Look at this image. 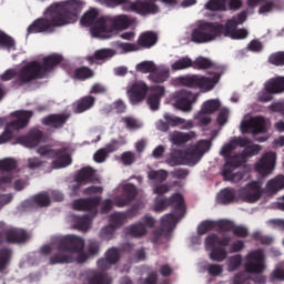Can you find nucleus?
Wrapping results in <instances>:
<instances>
[{
    "mask_svg": "<svg viewBox=\"0 0 284 284\" xmlns=\"http://www.w3.org/2000/svg\"><path fill=\"white\" fill-rule=\"evenodd\" d=\"M125 232L129 236H132V239H143V236L148 234V229H145L143 222H138L128 226Z\"/></svg>",
    "mask_w": 284,
    "mask_h": 284,
    "instance_id": "35",
    "label": "nucleus"
},
{
    "mask_svg": "<svg viewBox=\"0 0 284 284\" xmlns=\"http://www.w3.org/2000/svg\"><path fill=\"white\" fill-rule=\"evenodd\" d=\"M136 214V209H130L125 213H113L110 215V224L114 226L115 230H118V227H122V225H125V221H128V219H134Z\"/></svg>",
    "mask_w": 284,
    "mask_h": 284,
    "instance_id": "31",
    "label": "nucleus"
},
{
    "mask_svg": "<svg viewBox=\"0 0 284 284\" xmlns=\"http://www.w3.org/2000/svg\"><path fill=\"white\" fill-rule=\"evenodd\" d=\"M214 227H216V222L212 220H205L201 222L200 225L197 226V234L200 236H203L204 234H207V232H212Z\"/></svg>",
    "mask_w": 284,
    "mask_h": 284,
    "instance_id": "50",
    "label": "nucleus"
},
{
    "mask_svg": "<svg viewBox=\"0 0 284 284\" xmlns=\"http://www.w3.org/2000/svg\"><path fill=\"white\" fill-rule=\"evenodd\" d=\"M38 154L44 156V159H55L52 162V168L59 170L61 168H68L72 163V158L68 154L65 149H52L48 145L40 146L38 149Z\"/></svg>",
    "mask_w": 284,
    "mask_h": 284,
    "instance_id": "13",
    "label": "nucleus"
},
{
    "mask_svg": "<svg viewBox=\"0 0 284 284\" xmlns=\"http://www.w3.org/2000/svg\"><path fill=\"white\" fill-rule=\"evenodd\" d=\"M204 270L210 276H221L223 274V265L220 264H207Z\"/></svg>",
    "mask_w": 284,
    "mask_h": 284,
    "instance_id": "59",
    "label": "nucleus"
},
{
    "mask_svg": "<svg viewBox=\"0 0 284 284\" xmlns=\"http://www.w3.org/2000/svg\"><path fill=\"white\" fill-rule=\"evenodd\" d=\"M33 203L39 207H48L50 205V195L47 192L39 193L33 196Z\"/></svg>",
    "mask_w": 284,
    "mask_h": 284,
    "instance_id": "52",
    "label": "nucleus"
},
{
    "mask_svg": "<svg viewBox=\"0 0 284 284\" xmlns=\"http://www.w3.org/2000/svg\"><path fill=\"white\" fill-rule=\"evenodd\" d=\"M243 132H247L251 134H265L267 132V124L265 122V118L255 116L251 120H246L242 122Z\"/></svg>",
    "mask_w": 284,
    "mask_h": 284,
    "instance_id": "24",
    "label": "nucleus"
},
{
    "mask_svg": "<svg viewBox=\"0 0 284 284\" xmlns=\"http://www.w3.org/2000/svg\"><path fill=\"white\" fill-rule=\"evenodd\" d=\"M261 196V184L257 181H253L237 191V199L243 203H256Z\"/></svg>",
    "mask_w": 284,
    "mask_h": 284,
    "instance_id": "19",
    "label": "nucleus"
},
{
    "mask_svg": "<svg viewBox=\"0 0 284 284\" xmlns=\"http://www.w3.org/2000/svg\"><path fill=\"white\" fill-rule=\"evenodd\" d=\"M250 172V169L242 164V162H235L232 164V161H229L227 164H224L222 168V176L224 181H231V183H239L245 179V174Z\"/></svg>",
    "mask_w": 284,
    "mask_h": 284,
    "instance_id": "14",
    "label": "nucleus"
},
{
    "mask_svg": "<svg viewBox=\"0 0 284 284\" xmlns=\"http://www.w3.org/2000/svg\"><path fill=\"white\" fill-rule=\"evenodd\" d=\"M281 3H284V0H247L246 4L254 10V8H258V14H270V12H273L281 6Z\"/></svg>",
    "mask_w": 284,
    "mask_h": 284,
    "instance_id": "25",
    "label": "nucleus"
},
{
    "mask_svg": "<svg viewBox=\"0 0 284 284\" xmlns=\"http://www.w3.org/2000/svg\"><path fill=\"white\" fill-rule=\"evenodd\" d=\"M100 204L101 196L75 200L72 204L73 210H77L78 212H92V214L75 216L73 227L80 232H88L92 219L97 216V207H99Z\"/></svg>",
    "mask_w": 284,
    "mask_h": 284,
    "instance_id": "5",
    "label": "nucleus"
},
{
    "mask_svg": "<svg viewBox=\"0 0 284 284\" xmlns=\"http://www.w3.org/2000/svg\"><path fill=\"white\" fill-rule=\"evenodd\" d=\"M150 95L148 97L146 103L151 110H159V105H161V99L165 97V87L161 85H152L149 89Z\"/></svg>",
    "mask_w": 284,
    "mask_h": 284,
    "instance_id": "29",
    "label": "nucleus"
},
{
    "mask_svg": "<svg viewBox=\"0 0 284 284\" xmlns=\"http://www.w3.org/2000/svg\"><path fill=\"white\" fill-rule=\"evenodd\" d=\"M83 28H91L92 37L95 39H110L112 30L108 28V18H99V11L91 9L87 11L80 19Z\"/></svg>",
    "mask_w": 284,
    "mask_h": 284,
    "instance_id": "7",
    "label": "nucleus"
},
{
    "mask_svg": "<svg viewBox=\"0 0 284 284\" xmlns=\"http://www.w3.org/2000/svg\"><path fill=\"white\" fill-rule=\"evenodd\" d=\"M194 139V133H183V132H174L171 135V143L173 145H185V143H189V141H192Z\"/></svg>",
    "mask_w": 284,
    "mask_h": 284,
    "instance_id": "43",
    "label": "nucleus"
},
{
    "mask_svg": "<svg viewBox=\"0 0 284 284\" xmlns=\"http://www.w3.org/2000/svg\"><path fill=\"white\" fill-rule=\"evenodd\" d=\"M236 150V146L234 145V142L231 141L230 143L225 144L220 154L221 156L224 158V165H227V162L231 161V165H233L234 163H240L241 162V158H240V154H235V155H232V152Z\"/></svg>",
    "mask_w": 284,
    "mask_h": 284,
    "instance_id": "33",
    "label": "nucleus"
},
{
    "mask_svg": "<svg viewBox=\"0 0 284 284\" xmlns=\"http://www.w3.org/2000/svg\"><path fill=\"white\" fill-rule=\"evenodd\" d=\"M75 181L82 184L92 183L94 181V169H92L91 166L82 168L78 172Z\"/></svg>",
    "mask_w": 284,
    "mask_h": 284,
    "instance_id": "38",
    "label": "nucleus"
},
{
    "mask_svg": "<svg viewBox=\"0 0 284 284\" xmlns=\"http://www.w3.org/2000/svg\"><path fill=\"white\" fill-rule=\"evenodd\" d=\"M83 10V1L65 0L54 2L45 10L44 18L36 19L27 29V34H41V32H54V28H62L70 23H77Z\"/></svg>",
    "mask_w": 284,
    "mask_h": 284,
    "instance_id": "1",
    "label": "nucleus"
},
{
    "mask_svg": "<svg viewBox=\"0 0 284 284\" xmlns=\"http://www.w3.org/2000/svg\"><path fill=\"white\" fill-rule=\"evenodd\" d=\"M206 10H211V12H216L219 10H225V1L223 0H210L205 4Z\"/></svg>",
    "mask_w": 284,
    "mask_h": 284,
    "instance_id": "58",
    "label": "nucleus"
},
{
    "mask_svg": "<svg viewBox=\"0 0 284 284\" xmlns=\"http://www.w3.org/2000/svg\"><path fill=\"white\" fill-rule=\"evenodd\" d=\"M0 170L2 172H12V170H17V162L13 159L0 160Z\"/></svg>",
    "mask_w": 284,
    "mask_h": 284,
    "instance_id": "60",
    "label": "nucleus"
},
{
    "mask_svg": "<svg viewBox=\"0 0 284 284\" xmlns=\"http://www.w3.org/2000/svg\"><path fill=\"white\" fill-rule=\"evenodd\" d=\"M266 92L281 94L284 92V77L272 78L264 84Z\"/></svg>",
    "mask_w": 284,
    "mask_h": 284,
    "instance_id": "34",
    "label": "nucleus"
},
{
    "mask_svg": "<svg viewBox=\"0 0 284 284\" xmlns=\"http://www.w3.org/2000/svg\"><path fill=\"white\" fill-rule=\"evenodd\" d=\"M236 201V191L234 189H223L217 194V203L221 205H230V203H234Z\"/></svg>",
    "mask_w": 284,
    "mask_h": 284,
    "instance_id": "36",
    "label": "nucleus"
},
{
    "mask_svg": "<svg viewBox=\"0 0 284 284\" xmlns=\"http://www.w3.org/2000/svg\"><path fill=\"white\" fill-rule=\"evenodd\" d=\"M258 152H261V145L248 144L240 154V159H241L240 163L245 165L247 163V159H250L251 156H256V154H258Z\"/></svg>",
    "mask_w": 284,
    "mask_h": 284,
    "instance_id": "41",
    "label": "nucleus"
},
{
    "mask_svg": "<svg viewBox=\"0 0 284 284\" xmlns=\"http://www.w3.org/2000/svg\"><path fill=\"white\" fill-rule=\"evenodd\" d=\"M150 181H159V183H163V181H168V171L165 170H158L151 171L148 174Z\"/></svg>",
    "mask_w": 284,
    "mask_h": 284,
    "instance_id": "53",
    "label": "nucleus"
},
{
    "mask_svg": "<svg viewBox=\"0 0 284 284\" xmlns=\"http://www.w3.org/2000/svg\"><path fill=\"white\" fill-rule=\"evenodd\" d=\"M274 165H276V153H264L262 159L255 164V172L262 176H267V174H272Z\"/></svg>",
    "mask_w": 284,
    "mask_h": 284,
    "instance_id": "23",
    "label": "nucleus"
},
{
    "mask_svg": "<svg viewBox=\"0 0 284 284\" xmlns=\"http://www.w3.org/2000/svg\"><path fill=\"white\" fill-rule=\"evenodd\" d=\"M105 258L111 263V265H116L119 260L121 258V254L119 253V248L111 247L105 253Z\"/></svg>",
    "mask_w": 284,
    "mask_h": 284,
    "instance_id": "54",
    "label": "nucleus"
},
{
    "mask_svg": "<svg viewBox=\"0 0 284 284\" xmlns=\"http://www.w3.org/2000/svg\"><path fill=\"white\" fill-rule=\"evenodd\" d=\"M176 225V216L172 213H169L164 215L161 219V227L156 229L152 232V243H159L161 241V236H163L166 232V234H170L172 230H174Z\"/></svg>",
    "mask_w": 284,
    "mask_h": 284,
    "instance_id": "20",
    "label": "nucleus"
},
{
    "mask_svg": "<svg viewBox=\"0 0 284 284\" xmlns=\"http://www.w3.org/2000/svg\"><path fill=\"white\" fill-rule=\"evenodd\" d=\"M94 103H97V98L92 95L82 97L73 104V111L75 114H83V112L94 108Z\"/></svg>",
    "mask_w": 284,
    "mask_h": 284,
    "instance_id": "32",
    "label": "nucleus"
},
{
    "mask_svg": "<svg viewBox=\"0 0 284 284\" xmlns=\"http://www.w3.org/2000/svg\"><path fill=\"white\" fill-rule=\"evenodd\" d=\"M114 232H116V227H114L112 224L104 226L101 232L100 236L101 239H104L105 241H110L112 236H114Z\"/></svg>",
    "mask_w": 284,
    "mask_h": 284,
    "instance_id": "64",
    "label": "nucleus"
},
{
    "mask_svg": "<svg viewBox=\"0 0 284 284\" xmlns=\"http://www.w3.org/2000/svg\"><path fill=\"white\" fill-rule=\"evenodd\" d=\"M168 207H172L173 212L180 219L185 216V199L181 193H174L170 197L156 196L154 210L155 212H165Z\"/></svg>",
    "mask_w": 284,
    "mask_h": 284,
    "instance_id": "12",
    "label": "nucleus"
},
{
    "mask_svg": "<svg viewBox=\"0 0 284 284\" xmlns=\"http://www.w3.org/2000/svg\"><path fill=\"white\" fill-rule=\"evenodd\" d=\"M159 0H138L125 4L124 8L128 12H135V14H141V17H146V14H158L159 6L156 4Z\"/></svg>",
    "mask_w": 284,
    "mask_h": 284,
    "instance_id": "18",
    "label": "nucleus"
},
{
    "mask_svg": "<svg viewBox=\"0 0 284 284\" xmlns=\"http://www.w3.org/2000/svg\"><path fill=\"white\" fill-rule=\"evenodd\" d=\"M108 26L111 23L112 30H128L130 28V19L128 16H118L113 19L106 18Z\"/></svg>",
    "mask_w": 284,
    "mask_h": 284,
    "instance_id": "37",
    "label": "nucleus"
},
{
    "mask_svg": "<svg viewBox=\"0 0 284 284\" xmlns=\"http://www.w3.org/2000/svg\"><path fill=\"white\" fill-rule=\"evenodd\" d=\"M173 105L181 112H192V105L199 100V93H192L185 89H181L173 93Z\"/></svg>",
    "mask_w": 284,
    "mask_h": 284,
    "instance_id": "15",
    "label": "nucleus"
},
{
    "mask_svg": "<svg viewBox=\"0 0 284 284\" xmlns=\"http://www.w3.org/2000/svg\"><path fill=\"white\" fill-rule=\"evenodd\" d=\"M149 81L152 83H165L168 79H170L169 70H161L159 67H155V70L148 75Z\"/></svg>",
    "mask_w": 284,
    "mask_h": 284,
    "instance_id": "40",
    "label": "nucleus"
},
{
    "mask_svg": "<svg viewBox=\"0 0 284 284\" xmlns=\"http://www.w3.org/2000/svg\"><path fill=\"white\" fill-rule=\"evenodd\" d=\"M30 241V233L23 229H10L4 232H0V247L3 243L9 245H23Z\"/></svg>",
    "mask_w": 284,
    "mask_h": 284,
    "instance_id": "17",
    "label": "nucleus"
},
{
    "mask_svg": "<svg viewBox=\"0 0 284 284\" xmlns=\"http://www.w3.org/2000/svg\"><path fill=\"white\" fill-rule=\"evenodd\" d=\"M183 161H185L183 151L175 150L171 153L166 163L168 165H171V168H175V165H183Z\"/></svg>",
    "mask_w": 284,
    "mask_h": 284,
    "instance_id": "46",
    "label": "nucleus"
},
{
    "mask_svg": "<svg viewBox=\"0 0 284 284\" xmlns=\"http://www.w3.org/2000/svg\"><path fill=\"white\" fill-rule=\"evenodd\" d=\"M99 252H101V243L97 240H89L87 253L90 256H99Z\"/></svg>",
    "mask_w": 284,
    "mask_h": 284,
    "instance_id": "55",
    "label": "nucleus"
},
{
    "mask_svg": "<svg viewBox=\"0 0 284 284\" xmlns=\"http://www.w3.org/2000/svg\"><path fill=\"white\" fill-rule=\"evenodd\" d=\"M12 248L4 246L0 248V274L4 271L8 270V265H10L12 261Z\"/></svg>",
    "mask_w": 284,
    "mask_h": 284,
    "instance_id": "39",
    "label": "nucleus"
},
{
    "mask_svg": "<svg viewBox=\"0 0 284 284\" xmlns=\"http://www.w3.org/2000/svg\"><path fill=\"white\" fill-rule=\"evenodd\" d=\"M14 39L8 36L6 32L0 31V48H6L7 50H14Z\"/></svg>",
    "mask_w": 284,
    "mask_h": 284,
    "instance_id": "51",
    "label": "nucleus"
},
{
    "mask_svg": "<svg viewBox=\"0 0 284 284\" xmlns=\"http://www.w3.org/2000/svg\"><path fill=\"white\" fill-rule=\"evenodd\" d=\"M24 148H37L43 141V131L31 129L28 135H22L17 139Z\"/></svg>",
    "mask_w": 284,
    "mask_h": 284,
    "instance_id": "28",
    "label": "nucleus"
},
{
    "mask_svg": "<svg viewBox=\"0 0 284 284\" xmlns=\"http://www.w3.org/2000/svg\"><path fill=\"white\" fill-rule=\"evenodd\" d=\"M94 77V71L90 67H79L74 70V79L78 81H88Z\"/></svg>",
    "mask_w": 284,
    "mask_h": 284,
    "instance_id": "45",
    "label": "nucleus"
},
{
    "mask_svg": "<svg viewBox=\"0 0 284 284\" xmlns=\"http://www.w3.org/2000/svg\"><path fill=\"white\" fill-rule=\"evenodd\" d=\"M284 189V175H277L266 184L267 192L276 194L280 190Z\"/></svg>",
    "mask_w": 284,
    "mask_h": 284,
    "instance_id": "44",
    "label": "nucleus"
},
{
    "mask_svg": "<svg viewBox=\"0 0 284 284\" xmlns=\"http://www.w3.org/2000/svg\"><path fill=\"white\" fill-rule=\"evenodd\" d=\"M241 263H243V256L241 254L231 256L229 258V272H236V268L241 267Z\"/></svg>",
    "mask_w": 284,
    "mask_h": 284,
    "instance_id": "62",
    "label": "nucleus"
},
{
    "mask_svg": "<svg viewBox=\"0 0 284 284\" xmlns=\"http://www.w3.org/2000/svg\"><path fill=\"white\" fill-rule=\"evenodd\" d=\"M135 70L142 74H152L156 70V64L153 61H142L136 64Z\"/></svg>",
    "mask_w": 284,
    "mask_h": 284,
    "instance_id": "47",
    "label": "nucleus"
},
{
    "mask_svg": "<svg viewBox=\"0 0 284 284\" xmlns=\"http://www.w3.org/2000/svg\"><path fill=\"white\" fill-rule=\"evenodd\" d=\"M215 227H217L219 232H232L234 229V222L229 220H222L215 222Z\"/></svg>",
    "mask_w": 284,
    "mask_h": 284,
    "instance_id": "61",
    "label": "nucleus"
},
{
    "mask_svg": "<svg viewBox=\"0 0 284 284\" xmlns=\"http://www.w3.org/2000/svg\"><path fill=\"white\" fill-rule=\"evenodd\" d=\"M13 116H16V120L9 122L6 125L4 131L0 134V145L12 141V139H14V131L27 128L32 116H34V112L28 110L16 111Z\"/></svg>",
    "mask_w": 284,
    "mask_h": 284,
    "instance_id": "10",
    "label": "nucleus"
},
{
    "mask_svg": "<svg viewBox=\"0 0 284 284\" xmlns=\"http://www.w3.org/2000/svg\"><path fill=\"white\" fill-rule=\"evenodd\" d=\"M172 70H187V68H193V61L192 59L184 57L181 58L180 60L175 61L172 65H171Z\"/></svg>",
    "mask_w": 284,
    "mask_h": 284,
    "instance_id": "49",
    "label": "nucleus"
},
{
    "mask_svg": "<svg viewBox=\"0 0 284 284\" xmlns=\"http://www.w3.org/2000/svg\"><path fill=\"white\" fill-rule=\"evenodd\" d=\"M221 109V101L219 100H207L203 103L201 111L207 114H214Z\"/></svg>",
    "mask_w": 284,
    "mask_h": 284,
    "instance_id": "48",
    "label": "nucleus"
},
{
    "mask_svg": "<svg viewBox=\"0 0 284 284\" xmlns=\"http://www.w3.org/2000/svg\"><path fill=\"white\" fill-rule=\"evenodd\" d=\"M136 186L134 184H125L123 186L122 195L125 196L130 203H132L133 199H136Z\"/></svg>",
    "mask_w": 284,
    "mask_h": 284,
    "instance_id": "57",
    "label": "nucleus"
},
{
    "mask_svg": "<svg viewBox=\"0 0 284 284\" xmlns=\"http://www.w3.org/2000/svg\"><path fill=\"white\" fill-rule=\"evenodd\" d=\"M193 70H209L207 74L213 77L207 78L201 74L184 75L178 79L179 84L192 90H201L202 92H212L225 72L223 65L201 55L193 61Z\"/></svg>",
    "mask_w": 284,
    "mask_h": 284,
    "instance_id": "2",
    "label": "nucleus"
},
{
    "mask_svg": "<svg viewBox=\"0 0 284 284\" xmlns=\"http://www.w3.org/2000/svg\"><path fill=\"white\" fill-rule=\"evenodd\" d=\"M223 24L219 22L201 21L196 28L192 30L191 41L193 43H210L216 41L221 37Z\"/></svg>",
    "mask_w": 284,
    "mask_h": 284,
    "instance_id": "8",
    "label": "nucleus"
},
{
    "mask_svg": "<svg viewBox=\"0 0 284 284\" xmlns=\"http://www.w3.org/2000/svg\"><path fill=\"white\" fill-rule=\"evenodd\" d=\"M230 243H232V237L230 236L219 237L215 233L207 235L204 245L206 250H211L209 254L211 261L223 263V261L227 258V251L225 247H227Z\"/></svg>",
    "mask_w": 284,
    "mask_h": 284,
    "instance_id": "9",
    "label": "nucleus"
},
{
    "mask_svg": "<svg viewBox=\"0 0 284 284\" xmlns=\"http://www.w3.org/2000/svg\"><path fill=\"white\" fill-rule=\"evenodd\" d=\"M245 273H237L233 277V284H250V275L263 274L265 272V253L263 250H256L246 255L244 264Z\"/></svg>",
    "mask_w": 284,
    "mask_h": 284,
    "instance_id": "6",
    "label": "nucleus"
},
{
    "mask_svg": "<svg viewBox=\"0 0 284 284\" xmlns=\"http://www.w3.org/2000/svg\"><path fill=\"white\" fill-rule=\"evenodd\" d=\"M148 90L150 88L143 81L134 82L131 88L128 90V97L132 105H136V103H141V101H145V97H148Z\"/></svg>",
    "mask_w": 284,
    "mask_h": 284,
    "instance_id": "22",
    "label": "nucleus"
},
{
    "mask_svg": "<svg viewBox=\"0 0 284 284\" xmlns=\"http://www.w3.org/2000/svg\"><path fill=\"white\" fill-rule=\"evenodd\" d=\"M268 62L272 63V65H284V51H278L271 54L268 58Z\"/></svg>",
    "mask_w": 284,
    "mask_h": 284,
    "instance_id": "63",
    "label": "nucleus"
},
{
    "mask_svg": "<svg viewBox=\"0 0 284 284\" xmlns=\"http://www.w3.org/2000/svg\"><path fill=\"white\" fill-rule=\"evenodd\" d=\"M116 52L112 49H99L94 54L87 57V61L90 65H103L105 61L112 59Z\"/></svg>",
    "mask_w": 284,
    "mask_h": 284,
    "instance_id": "30",
    "label": "nucleus"
},
{
    "mask_svg": "<svg viewBox=\"0 0 284 284\" xmlns=\"http://www.w3.org/2000/svg\"><path fill=\"white\" fill-rule=\"evenodd\" d=\"M159 42V36L154 31H145L140 34L136 43L130 42H116L115 47L118 50H121L123 54L126 52H139L141 48L144 50H150V48H154Z\"/></svg>",
    "mask_w": 284,
    "mask_h": 284,
    "instance_id": "11",
    "label": "nucleus"
},
{
    "mask_svg": "<svg viewBox=\"0 0 284 284\" xmlns=\"http://www.w3.org/2000/svg\"><path fill=\"white\" fill-rule=\"evenodd\" d=\"M193 148L203 156L205 152H210L212 148V140H200L195 145H193Z\"/></svg>",
    "mask_w": 284,
    "mask_h": 284,
    "instance_id": "56",
    "label": "nucleus"
},
{
    "mask_svg": "<svg viewBox=\"0 0 284 284\" xmlns=\"http://www.w3.org/2000/svg\"><path fill=\"white\" fill-rule=\"evenodd\" d=\"M70 120V113H53L42 119V125L53 128V130H61L63 125Z\"/></svg>",
    "mask_w": 284,
    "mask_h": 284,
    "instance_id": "27",
    "label": "nucleus"
},
{
    "mask_svg": "<svg viewBox=\"0 0 284 284\" xmlns=\"http://www.w3.org/2000/svg\"><path fill=\"white\" fill-rule=\"evenodd\" d=\"M61 61H63V55L53 53L43 58L42 63L39 61L27 63L18 73L17 84L26 85V83H32L37 79H44L48 72H52Z\"/></svg>",
    "mask_w": 284,
    "mask_h": 284,
    "instance_id": "3",
    "label": "nucleus"
},
{
    "mask_svg": "<svg viewBox=\"0 0 284 284\" xmlns=\"http://www.w3.org/2000/svg\"><path fill=\"white\" fill-rule=\"evenodd\" d=\"M58 253H54L50 260V265H63L74 263L72 252H83L85 241L77 235H67L58 242Z\"/></svg>",
    "mask_w": 284,
    "mask_h": 284,
    "instance_id": "4",
    "label": "nucleus"
},
{
    "mask_svg": "<svg viewBox=\"0 0 284 284\" xmlns=\"http://www.w3.org/2000/svg\"><path fill=\"white\" fill-rule=\"evenodd\" d=\"M82 284H112V277L104 272L89 270L80 275Z\"/></svg>",
    "mask_w": 284,
    "mask_h": 284,
    "instance_id": "21",
    "label": "nucleus"
},
{
    "mask_svg": "<svg viewBox=\"0 0 284 284\" xmlns=\"http://www.w3.org/2000/svg\"><path fill=\"white\" fill-rule=\"evenodd\" d=\"M250 32L246 29H237L234 20H227L225 24H222L221 37H229L230 39L241 40L247 39Z\"/></svg>",
    "mask_w": 284,
    "mask_h": 284,
    "instance_id": "26",
    "label": "nucleus"
},
{
    "mask_svg": "<svg viewBox=\"0 0 284 284\" xmlns=\"http://www.w3.org/2000/svg\"><path fill=\"white\" fill-rule=\"evenodd\" d=\"M183 154L187 165H196L203 159V155L194 146L187 149Z\"/></svg>",
    "mask_w": 284,
    "mask_h": 284,
    "instance_id": "42",
    "label": "nucleus"
},
{
    "mask_svg": "<svg viewBox=\"0 0 284 284\" xmlns=\"http://www.w3.org/2000/svg\"><path fill=\"white\" fill-rule=\"evenodd\" d=\"M163 116L164 121L160 120L156 123V129L160 130V132H168L170 128H180V130H192V128H194L192 121H187L174 114L165 113Z\"/></svg>",
    "mask_w": 284,
    "mask_h": 284,
    "instance_id": "16",
    "label": "nucleus"
}]
</instances>
